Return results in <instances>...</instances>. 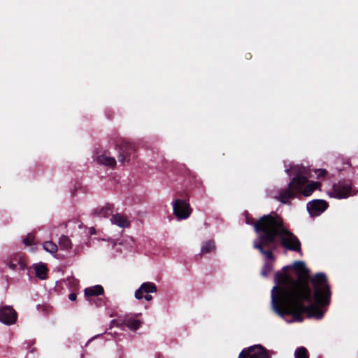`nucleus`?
Returning a JSON list of instances; mask_svg holds the SVG:
<instances>
[{
    "mask_svg": "<svg viewBox=\"0 0 358 358\" xmlns=\"http://www.w3.org/2000/svg\"><path fill=\"white\" fill-rule=\"evenodd\" d=\"M173 213L179 220L187 219L192 213L189 204L181 199H177L173 204Z\"/></svg>",
    "mask_w": 358,
    "mask_h": 358,
    "instance_id": "5",
    "label": "nucleus"
},
{
    "mask_svg": "<svg viewBox=\"0 0 358 358\" xmlns=\"http://www.w3.org/2000/svg\"><path fill=\"white\" fill-rule=\"evenodd\" d=\"M238 358H268V356L262 346L256 345L243 350Z\"/></svg>",
    "mask_w": 358,
    "mask_h": 358,
    "instance_id": "6",
    "label": "nucleus"
},
{
    "mask_svg": "<svg viewBox=\"0 0 358 358\" xmlns=\"http://www.w3.org/2000/svg\"><path fill=\"white\" fill-rule=\"evenodd\" d=\"M59 245L62 250H69L71 248L72 243L71 240L66 236H62L59 238Z\"/></svg>",
    "mask_w": 358,
    "mask_h": 358,
    "instance_id": "19",
    "label": "nucleus"
},
{
    "mask_svg": "<svg viewBox=\"0 0 358 358\" xmlns=\"http://www.w3.org/2000/svg\"><path fill=\"white\" fill-rule=\"evenodd\" d=\"M259 233V242L255 241L254 247L257 249H259L260 252L265 256V258L268 259H273V256L272 252L270 250H263V246L268 245L272 244L273 243H264L262 241L261 235L262 234V231H257Z\"/></svg>",
    "mask_w": 358,
    "mask_h": 358,
    "instance_id": "10",
    "label": "nucleus"
},
{
    "mask_svg": "<svg viewBox=\"0 0 358 358\" xmlns=\"http://www.w3.org/2000/svg\"><path fill=\"white\" fill-rule=\"evenodd\" d=\"M90 234H94V232H95V229H94V228H91V229H90Z\"/></svg>",
    "mask_w": 358,
    "mask_h": 358,
    "instance_id": "32",
    "label": "nucleus"
},
{
    "mask_svg": "<svg viewBox=\"0 0 358 358\" xmlns=\"http://www.w3.org/2000/svg\"><path fill=\"white\" fill-rule=\"evenodd\" d=\"M96 162L104 166H108L113 167L116 164V160L115 158L108 156L106 153H103L97 157Z\"/></svg>",
    "mask_w": 358,
    "mask_h": 358,
    "instance_id": "13",
    "label": "nucleus"
},
{
    "mask_svg": "<svg viewBox=\"0 0 358 358\" xmlns=\"http://www.w3.org/2000/svg\"><path fill=\"white\" fill-rule=\"evenodd\" d=\"M307 208L310 213L317 215V214L324 212L327 208V203L321 199L314 200L307 204Z\"/></svg>",
    "mask_w": 358,
    "mask_h": 358,
    "instance_id": "9",
    "label": "nucleus"
},
{
    "mask_svg": "<svg viewBox=\"0 0 358 358\" xmlns=\"http://www.w3.org/2000/svg\"><path fill=\"white\" fill-rule=\"evenodd\" d=\"M143 290L141 289V286L135 292V297L137 299H141L143 298Z\"/></svg>",
    "mask_w": 358,
    "mask_h": 358,
    "instance_id": "25",
    "label": "nucleus"
},
{
    "mask_svg": "<svg viewBox=\"0 0 358 358\" xmlns=\"http://www.w3.org/2000/svg\"><path fill=\"white\" fill-rule=\"evenodd\" d=\"M17 315L15 310L10 306H3L0 308V322L11 325L15 323Z\"/></svg>",
    "mask_w": 358,
    "mask_h": 358,
    "instance_id": "7",
    "label": "nucleus"
},
{
    "mask_svg": "<svg viewBox=\"0 0 358 358\" xmlns=\"http://www.w3.org/2000/svg\"><path fill=\"white\" fill-rule=\"evenodd\" d=\"M145 299L146 301H150L152 300V297L150 295H145Z\"/></svg>",
    "mask_w": 358,
    "mask_h": 358,
    "instance_id": "29",
    "label": "nucleus"
},
{
    "mask_svg": "<svg viewBox=\"0 0 358 358\" xmlns=\"http://www.w3.org/2000/svg\"><path fill=\"white\" fill-rule=\"evenodd\" d=\"M36 276L41 279H45L47 275V267L43 264H38L34 266Z\"/></svg>",
    "mask_w": 358,
    "mask_h": 358,
    "instance_id": "16",
    "label": "nucleus"
},
{
    "mask_svg": "<svg viewBox=\"0 0 358 358\" xmlns=\"http://www.w3.org/2000/svg\"><path fill=\"white\" fill-rule=\"evenodd\" d=\"M76 294L75 293H71L69 295V300L74 301L76 300Z\"/></svg>",
    "mask_w": 358,
    "mask_h": 358,
    "instance_id": "27",
    "label": "nucleus"
},
{
    "mask_svg": "<svg viewBox=\"0 0 358 358\" xmlns=\"http://www.w3.org/2000/svg\"><path fill=\"white\" fill-rule=\"evenodd\" d=\"M122 149V153L120 154L118 157V160L120 163L123 164L127 161V156L129 154V150L131 149L134 150L135 148L133 145H131L129 143H124Z\"/></svg>",
    "mask_w": 358,
    "mask_h": 358,
    "instance_id": "15",
    "label": "nucleus"
},
{
    "mask_svg": "<svg viewBox=\"0 0 358 358\" xmlns=\"http://www.w3.org/2000/svg\"><path fill=\"white\" fill-rule=\"evenodd\" d=\"M215 245L213 241H207L201 247V254L206 255L215 250Z\"/></svg>",
    "mask_w": 358,
    "mask_h": 358,
    "instance_id": "17",
    "label": "nucleus"
},
{
    "mask_svg": "<svg viewBox=\"0 0 358 358\" xmlns=\"http://www.w3.org/2000/svg\"><path fill=\"white\" fill-rule=\"evenodd\" d=\"M255 229L256 231H262L261 238L264 243H275L278 237L287 249L294 251L301 249L299 239L283 226L282 219L277 215L263 216L255 223Z\"/></svg>",
    "mask_w": 358,
    "mask_h": 358,
    "instance_id": "2",
    "label": "nucleus"
},
{
    "mask_svg": "<svg viewBox=\"0 0 358 358\" xmlns=\"http://www.w3.org/2000/svg\"><path fill=\"white\" fill-rule=\"evenodd\" d=\"M320 183L318 182H312L309 184L307 182L305 185H302L301 189H297V191L304 195L305 196H308L312 194V193L320 187Z\"/></svg>",
    "mask_w": 358,
    "mask_h": 358,
    "instance_id": "11",
    "label": "nucleus"
},
{
    "mask_svg": "<svg viewBox=\"0 0 358 358\" xmlns=\"http://www.w3.org/2000/svg\"><path fill=\"white\" fill-rule=\"evenodd\" d=\"M315 173L317 174V177H322L324 176L327 173V171L324 169H318L315 171Z\"/></svg>",
    "mask_w": 358,
    "mask_h": 358,
    "instance_id": "26",
    "label": "nucleus"
},
{
    "mask_svg": "<svg viewBox=\"0 0 358 358\" xmlns=\"http://www.w3.org/2000/svg\"><path fill=\"white\" fill-rule=\"evenodd\" d=\"M294 357L295 358H308V351L303 347L299 348L294 352Z\"/></svg>",
    "mask_w": 358,
    "mask_h": 358,
    "instance_id": "22",
    "label": "nucleus"
},
{
    "mask_svg": "<svg viewBox=\"0 0 358 358\" xmlns=\"http://www.w3.org/2000/svg\"><path fill=\"white\" fill-rule=\"evenodd\" d=\"M103 293V288L101 285H95L87 287L85 289V294L87 296H99Z\"/></svg>",
    "mask_w": 358,
    "mask_h": 358,
    "instance_id": "14",
    "label": "nucleus"
},
{
    "mask_svg": "<svg viewBox=\"0 0 358 358\" xmlns=\"http://www.w3.org/2000/svg\"><path fill=\"white\" fill-rule=\"evenodd\" d=\"M141 289L145 293H154L157 292V287L152 282H145L141 285Z\"/></svg>",
    "mask_w": 358,
    "mask_h": 358,
    "instance_id": "21",
    "label": "nucleus"
},
{
    "mask_svg": "<svg viewBox=\"0 0 358 358\" xmlns=\"http://www.w3.org/2000/svg\"><path fill=\"white\" fill-rule=\"evenodd\" d=\"M271 270H272V266L268 263H266L262 269V275L264 276H266V275H267V274L268 273H270L271 271Z\"/></svg>",
    "mask_w": 358,
    "mask_h": 358,
    "instance_id": "24",
    "label": "nucleus"
},
{
    "mask_svg": "<svg viewBox=\"0 0 358 358\" xmlns=\"http://www.w3.org/2000/svg\"><path fill=\"white\" fill-rule=\"evenodd\" d=\"M124 323L129 329L135 331L139 328L141 322L138 320L129 318L125 320Z\"/></svg>",
    "mask_w": 358,
    "mask_h": 358,
    "instance_id": "18",
    "label": "nucleus"
},
{
    "mask_svg": "<svg viewBox=\"0 0 358 358\" xmlns=\"http://www.w3.org/2000/svg\"><path fill=\"white\" fill-rule=\"evenodd\" d=\"M110 243L112 245V247H115L117 245V241L113 240V241H110Z\"/></svg>",
    "mask_w": 358,
    "mask_h": 358,
    "instance_id": "31",
    "label": "nucleus"
},
{
    "mask_svg": "<svg viewBox=\"0 0 358 358\" xmlns=\"http://www.w3.org/2000/svg\"><path fill=\"white\" fill-rule=\"evenodd\" d=\"M352 195V188L349 184L338 183L333 186L329 196L336 199H345Z\"/></svg>",
    "mask_w": 358,
    "mask_h": 358,
    "instance_id": "8",
    "label": "nucleus"
},
{
    "mask_svg": "<svg viewBox=\"0 0 358 358\" xmlns=\"http://www.w3.org/2000/svg\"><path fill=\"white\" fill-rule=\"evenodd\" d=\"M110 222L112 224L122 228L127 227L130 224L128 219L125 216L120 214L113 215L110 218Z\"/></svg>",
    "mask_w": 358,
    "mask_h": 358,
    "instance_id": "12",
    "label": "nucleus"
},
{
    "mask_svg": "<svg viewBox=\"0 0 358 358\" xmlns=\"http://www.w3.org/2000/svg\"><path fill=\"white\" fill-rule=\"evenodd\" d=\"M9 267L12 269H14L15 267H16V264L15 263H13V262H11L10 264H9Z\"/></svg>",
    "mask_w": 358,
    "mask_h": 358,
    "instance_id": "28",
    "label": "nucleus"
},
{
    "mask_svg": "<svg viewBox=\"0 0 358 358\" xmlns=\"http://www.w3.org/2000/svg\"><path fill=\"white\" fill-rule=\"evenodd\" d=\"M315 288V301L320 305H326L329 303L330 291L324 274L319 273L312 279Z\"/></svg>",
    "mask_w": 358,
    "mask_h": 358,
    "instance_id": "3",
    "label": "nucleus"
},
{
    "mask_svg": "<svg viewBox=\"0 0 358 358\" xmlns=\"http://www.w3.org/2000/svg\"><path fill=\"white\" fill-rule=\"evenodd\" d=\"M35 244V236L34 234H28L25 238H24V245H32Z\"/></svg>",
    "mask_w": 358,
    "mask_h": 358,
    "instance_id": "23",
    "label": "nucleus"
},
{
    "mask_svg": "<svg viewBox=\"0 0 358 358\" xmlns=\"http://www.w3.org/2000/svg\"><path fill=\"white\" fill-rule=\"evenodd\" d=\"M43 247L45 251L51 254L56 253L58 250L57 245L52 241L44 242V243L43 244Z\"/></svg>",
    "mask_w": 358,
    "mask_h": 358,
    "instance_id": "20",
    "label": "nucleus"
},
{
    "mask_svg": "<svg viewBox=\"0 0 358 358\" xmlns=\"http://www.w3.org/2000/svg\"><path fill=\"white\" fill-rule=\"evenodd\" d=\"M293 267L298 276L296 280H294L285 273L275 274V280L278 284L282 286V290L279 303L272 294L273 310L281 316L292 315V319L289 322H301L302 314L305 312L309 317L322 318L323 313L317 307L311 306L307 308L302 304L303 301H311V290L306 280L308 275V270L304 262H296ZM275 289L276 287H273L272 294Z\"/></svg>",
    "mask_w": 358,
    "mask_h": 358,
    "instance_id": "1",
    "label": "nucleus"
},
{
    "mask_svg": "<svg viewBox=\"0 0 358 358\" xmlns=\"http://www.w3.org/2000/svg\"><path fill=\"white\" fill-rule=\"evenodd\" d=\"M16 262L18 263V264H19L20 267V268H22V262H21V258H20V257H19V259H17V260H16Z\"/></svg>",
    "mask_w": 358,
    "mask_h": 358,
    "instance_id": "30",
    "label": "nucleus"
},
{
    "mask_svg": "<svg viewBox=\"0 0 358 358\" xmlns=\"http://www.w3.org/2000/svg\"><path fill=\"white\" fill-rule=\"evenodd\" d=\"M308 182V178L302 175H299L289 182L288 187L286 189L281 191L279 193L278 199L284 203H287L290 199L294 196V192L293 189H301V185Z\"/></svg>",
    "mask_w": 358,
    "mask_h": 358,
    "instance_id": "4",
    "label": "nucleus"
}]
</instances>
